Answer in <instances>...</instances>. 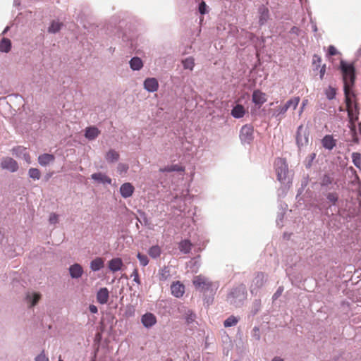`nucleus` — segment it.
Wrapping results in <instances>:
<instances>
[{"label":"nucleus","instance_id":"obj_1","mask_svg":"<svg viewBox=\"0 0 361 361\" xmlns=\"http://www.w3.org/2000/svg\"><path fill=\"white\" fill-rule=\"evenodd\" d=\"M274 166L278 180L284 185V187L279 190L278 195L283 197L286 193V185L290 183L288 164L284 159L277 158L274 161Z\"/></svg>","mask_w":361,"mask_h":361},{"label":"nucleus","instance_id":"obj_2","mask_svg":"<svg viewBox=\"0 0 361 361\" xmlns=\"http://www.w3.org/2000/svg\"><path fill=\"white\" fill-rule=\"evenodd\" d=\"M193 285L197 290L203 292L204 294L214 295L218 289L219 284L217 281H212L209 279L198 275L194 277Z\"/></svg>","mask_w":361,"mask_h":361},{"label":"nucleus","instance_id":"obj_3","mask_svg":"<svg viewBox=\"0 0 361 361\" xmlns=\"http://www.w3.org/2000/svg\"><path fill=\"white\" fill-rule=\"evenodd\" d=\"M340 68L343 75V88H352L355 80V69L352 63H348L343 60L340 62Z\"/></svg>","mask_w":361,"mask_h":361},{"label":"nucleus","instance_id":"obj_4","mask_svg":"<svg viewBox=\"0 0 361 361\" xmlns=\"http://www.w3.org/2000/svg\"><path fill=\"white\" fill-rule=\"evenodd\" d=\"M247 292L246 288L243 285H240L233 288L228 295V302L235 307H240L243 305L246 299Z\"/></svg>","mask_w":361,"mask_h":361},{"label":"nucleus","instance_id":"obj_5","mask_svg":"<svg viewBox=\"0 0 361 361\" xmlns=\"http://www.w3.org/2000/svg\"><path fill=\"white\" fill-rule=\"evenodd\" d=\"M338 180L335 178V173L333 171L325 172L319 177V185L326 191L338 188Z\"/></svg>","mask_w":361,"mask_h":361},{"label":"nucleus","instance_id":"obj_6","mask_svg":"<svg viewBox=\"0 0 361 361\" xmlns=\"http://www.w3.org/2000/svg\"><path fill=\"white\" fill-rule=\"evenodd\" d=\"M239 137L243 145L250 144L254 139L253 127L247 124L244 125L240 130Z\"/></svg>","mask_w":361,"mask_h":361},{"label":"nucleus","instance_id":"obj_7","mask_svg":"<svg viewBox=\"0 0 361 361\" xmlns=\"http://www.w3.org/2000/svg\"><path fill=\"white\" fill-rule=\"evenodd\" d=\"M267 275H265L262 272L257 274L250 286V292L252 294H257L259 290L264 286V283L267 281Z\"/></svg>","mask_w":361,"mask_h":361},{"label":"nucleus","instance_id":"obj_8","mask_svg":"<svg viewBox=\"0 0 361 361\" xmlns=\"http://www.w3.org/2000/svg\"><path fill=\"white\" fill-rule=\"evenodd\" d=\"M296 142L299 148L308 144V135L302 125L298 126L296 133Z\"/></svg>","mask_w":361,"mask_h":361},{"label":"nucleus","instance_id":"obj_9","mask_svg":"<svg viewBox=\"0 0 361 361\" xmlns=\"http://www.w3.org/2000/svg\"><path fill=\"white\" fill-rule=\"evenodd\" d=\"M1 167L10 172H16L18 169V164L13 158L5 157L1 160Z\"/></svg>","mask_w":361,"mask_h":361},{"label":"nucleus","instance_id":"obj_10","mask_svg":"<svg viewBox=\"0 0 361 361\" xmlns=\"http://www.w3.org/2000/svg\"><path fill=\"white\" fill-rule=\"evenodd\" d=\"M141 323L146 329H150L157 324V317L151 312H147L141 317Z\"/></svg>","mask_w":361,"mask_h":361},{"label":"nucleus","instance_id":"obj_11","mask_svg":"<svg viewBox=\"0 0 361 361\" xmlns=\"http://www.w3.org/2000/svg\"><path fill=\"white\" fill-rule=\"evenodd\" d=\"M41 298V295L35 292H27L25 294V302L29 308L35 306Z\"/></svg>","mask_w":361,"mask_h":361},{"label":"nucleus","instance_id":"obj_12","mask_svg":"<svg viewBox=\"0 0 361 361\" xmlns=\"http://www.w3.org/2000/svg\"><path fill=\"white\" fill-rule=\"evenodd\" d=\"M259 15V24L260 26L265 25L269 19V8L264 6L261 5L258 8Z\"/></svg>","mask_w":361,"mask_h":361},{"label":"nucleus","instance_id":"obj_13","mask_svg":"<svg viewBox=\"0 0 361 361\" xmlns=\"http://www.w3.org/2000/svg\"><path fill=\"white\" fill-rule=\"evenodd\" d=\"M143 86L147 92H154L159 88V82L155 78H147L145 80Z\"/></svg>","mask_w":361,"mask_h":361},{"label":"nucleus","instance_id":"obj_14","mask_svg":"<svg viewBox=\"0 0 361 361\" xmlns=\"http://www.w3.org/2000/svg\"><path fill=\"white\" fill-rule=\"evenodd\" d=\"M70 276L72 279H78L83 274V269L80 264L75 263L68 268Z\"/></svg>","mask_w":361,"mask_h":361},{"label":"nucleus","instance_id":"obj_15","mask_svg":"<svg viewBox=\"0 0 361 361\" xmlns=\"http://www.w3.org/2000/svg\"><path fill=\"white\" fill-rule=\"evenodd\" d=\"M135 188L130 183H125L120 187V193L122 197L126 199L131 197L134 192Z\"/></svg>","mask_w":361,"mask_h":361},{"label":"nucleus","instance_id":"obj_16","mask_svg":"<svg viewBox=\"0 0 361 361\" xmlns=\"http://www.w3.org/2000/svg\"><path fill=\"white\" fill-rule=\"evenodd\" d=\"M171 293L176 298H180L185 293V286L179 281L173 282L171 286Z\"/></svg>","mask_w":361,"mask_h":361},{"label":"nucleus","instance_id":"obj_17","mask_svg":"<svg viewBox=\"0 0 361 361\" xmlns=\"http://www.w3.org/2000/svg\"><path fill=\"white\" fill-rule=\"evenodd\" d=\"M252 100L255 104L261 106L267 102V95L260 90H255L252 93Z\"/></svg>","mask_w":361,"mask_h":361},{"label":"nucleus","instance_id":"obj_18","mask_svg":"<svg viewBox=\"0 0 361 361\" xmlns=\"http://www.w3.org/2000/svg\"><path fill=\"white\" fill-rule=\"evenodd\" d=\"M91 178L93 180H94L95 182H97L98 183H102V184L111 185V181H112L111 178H109L108 176H106V174L101 173V172L94 173L92 174Z\"/></svg>","mask_w":361,"mask_h":361},{"label":"nucleus","instance_id":"obj_19","mask_svg":"<svg viewBox=\"0 0 361 361\" xmlns=\"http://www.w3.org/2000/svg\"><path fill=\"white\" fill-rule=\"evenodd\" d=\"M109 298V292L106 288H101L97 293V300L102 305L107 303Z\"/></svg>","mask_w":361,"mask_h":361},{"label":"nucleus","instance_id":"obj_20","mask_svg":"<svg viewBox=\"0 0 361 361\" xmlns=\"http://www.w3.org/2000/svg\"><path fill=\"white\" fill-rule=\"evenodd\" d=\"M123 265V264L122 259L118 257L113 258L108 263V267L112 272L120 271Z\"/></svg>","mask_w":361,"mask_h":361},{"label":"nucleus","instance_id":"obj_21","mask_svg":"<svg viewBox=\"0 0 361 361\" xmlns=\"http://www.w3.org/2000/svg\"><path fill=\"white\" fill-rule=\"evenodd\" d=\"M129 66L133 71H138L143 68L144 63L140 57L134 56L130 60Z\"/></svg>","mask_w":361,"mask_h":361},{"label":"nucleus","instance_id":"obj_22","mask_svg":"<svg viewBox=\"0 0 361 361\" xmlns=\"http://www.w3.org/2000/svg\"><path fill=\"white\" fill-rule=\"evenodd\" d=\"M245 114V109L241 104H236L233 107L231 115L235 118H241Z\"/></svg>","mask_w":361,"mask_h":361},{"label":"nucleus","instance_id":"obj_23","mask_svg":"<svg viewBox=\"0 0 361 361\" xmlns=\"http://www.w3.org/2000/svg\"><path fill=\"white\" fill-rule=\"evenodd\" d=\"M99 133L100 131L95 126L87 127L85 129V137L90 140H92L98 137Z\"/></svg>","mask_w":361,"mask_h":361},{"label":"nucleus","instance_id":"obj_24","mask_svg":"<svg viewBox=\"0 0 361 361\" xmlns=\"http://www.w3.org/2000/svg\"><path fill=\"white\" fill-rule=\"evenodd\" d=\"M286 111V106H284L283 105L279 106L272 110L271 116L276 118L277 121H281L284 117Z\"/></svg>","mask_w":361,"mask_h":361},{"label":"nucleus","instance_id":"obj_25","mask_svg":"<svg viewBox=\"0 0 361 361\" xmlns=\"http://www.w3.org/2000/svg\"><path fill=\"white\" fill-rule=\"evenodd\" d=\"M55 157L53 154L45 153L39 156L38 162L41 166H46L52 163Z\"/></svg>","mask_w":361,"mask_h":361},{"label":"nucleus","instance_id":"obj_26","mask_svg":"<svg viewBox=\"0 0 361 361\" xmlns=\"http://www.w3.org/2000/svg\"><path fill=\"white\" fill-rule=\"evenodd\" d=\"M104 267V260L101 257H96L90 262V267L92 271H99Z\"/></svg>","mask_w":361,"mask_h":361},{"label":"nucleus","instance_id":"obj_27","mask_svg":"<svg viewBox=\"0 0 361 361\" xmlns=\"http://www.w3.org/2000/svg\"><path fill=\"white\" fill-rule=\"evenodd\" d=\"M322 146L329 150H331L336 146V140L331 135H326L322 140Z\"/></svg>","mask_w":361,"mask_h":361},{"label":"nucleus","instance_id":"obj_28","mask_svg":"<svg viewBox=\"0 0 361 361\" xmlns=\"http://www.w3.org/2000/svg\"><path fill=\"white\" fill-rule=\"evenodd\" d=\"M184 318L188 324V325H190L191 327H195L196 322V314L190 310H188L184 314Z\"/></svg>","mask_w":361,"mask_h":361},{"label":"nucleus","instance_id":"obj_29","mask_svg":"<svg viewBox=\"0 0 361 361\" xmlns=\"http://www.w3.org/2000/svg\"><path fill=\"white\" fill-rule=\"evenodd\" d=\"M119 157V153L114 149H109L105 154V159L109 164L116 162Z\"/></svg>","mask_w":361,"mask_h":361},{"label":"nucleus","instance_id":"obj_30","mask_svg":"<svg viewBox=\"0 0 361 361\" xmlns=\"http://www.w3.org/2000/svg\"><path fill=\"white\" fill-rule=\"evenodd\" d=\"M348 113V120H358L360 109L358 105H353V107H350L346 109Z\"/></svg>","mask_w":361,"mask_h":361},{"label":"nucleus","instance_id":"obj_31","mask_svg":"<svg viewBox=\"0 0 361 361\" xmlns=\"http://www.w3.org/2000/svg\"><path fill=\"white\" fill-rule=\"evenodd\" d=\"M351 88H343L344 94H345V102L346 105V109H349L350 107H353V105H357V104L356 102H353L350 98V95L355 96V94L352 92H350Z\"/></svg>","mask_w":361,"mask_h":361},{"label":"nucleus","instance_id":"obj_32","mask_svg":"<svg viewBox=\"0 0 361 361\" xmlns=\"http://www.w3.org/2000/svg\"><path fill=\"white\" fill-rule=\"evenodd\" d=\"M159 171L161 173L173 172V171L183 172L184 167H183L181 165H179V164H172L170 166H167L161 168L159 169Z\"/></svg>","mask_w":361,"mask_h":361},{"label":"nucleus","instance_id":"obj_33","mask_svg":"<svg viewBox=\"0 0 361 361\" xmlns=\"http://www.w3.org/2000/svg\"><path fill=\"white\" fill-rule=\"evenodd\" d=\"M180 251L184 254H188L192 249V243L188 240H181L178 244Z\"/></svg>","mask_w":361,"mask_h":361},{"label":"nucleus","instance_id":"obj_34","mask_svg":"<svg viewBox=\"0 0 361 361\" xmlns=\"http://www.w3.org/2000/svg\"><path fill=\"white\" fill-rule=\"evenodd\" d=\"M11 49V42L8 38H3L0 42V51L8 53Z\"/></svg>","mask_w":361,"mask_h":361},{"label":"nucleus","instance_id":"obj_35","mask_svg":"<svg viewBox=\"0 0 361 361\" xmlns=\"http://www.w3.org/2000/svg\"><path fill=\"white\" fill-rule=\"evenodd\" d=\"M300 97H294L289 100H288L284 104V106H286V110L290 107L293 108V109H295L300 102Z\"/></svg>","mask_w":361,"mask_h":361},{"label":"nucleus","instance_id":"obj_36","mask_svg":"<svg viewBox=\"0 0 361 361\" xmlns=\"http://www.w3.org/2000/svg\"><path fill=\"white\" fill-rule=\"evenodd\" d=\"M62 26L63 24L61 23L57 20H53L48 28V32L50 33L55 34L61 30Z\"/></svg>","mask_w":361,"mask_h":361},{"label":"nucleus","instance_id":"obj_37","mask_svg":"<svg viewBox=\"0 0 361 361\" xmlns=\"http://www.w3.org/2000/svg\"><path fill=\"white\" fill-rule=\"evenodd\" d=\"M182 64L184 69L192 71L195 66V60L192 57L189 56L182 61Z\"/></svg>","mask_w":361,"mask_h":361},{"label":"nucleus","instance_id":"obj_38","mask_svg":"<svg viewBox=\"0 0 361 361\" xmlns=\"http://www.w3.org/2000/svg\"><path fill=\"white\" fill-rule=\"evenodd\" d=\"M325 197L332 205H336L338 201V194L336 192H329L325 195Z\"/></svg>","mask_w":361,"mask_h":361},{"label":"nucleus","instance_id":"obj_39","mask_svg":"<svg viewBox=\"0 0 361 361\" xmlns=\"http://www.w3.org/2000/svg\"><path fill=\"white\" fill-rule=\"evenodd\" d=\"M149 255L155 259L161 255V248L158 245L152 246L148 250Z\"/></svg>","mask_w":361,"mask_h":361},{"label":"nucleus","instance_id":"obj_40","mask_svg":"<svg viewBox=\"0 0 361 361\" xmlns=\"http://www.w3.org/2000/svg\"><path fill=\"white\" fill-rule=\"evenodd\" d=\"M171 276L170 269L168 267L162 268L159 273V278L161 281H166Z\"/></svg>","mask_w":361,"mask_h":361},{"label":"nucleus","instance_id":"obj_41","mask_svg":"<svg viewBox=\"0 0 361 361\" xmlns=\"http://www.w3.org/2000/svg\"><path fill=\"white\" fill-rule=\"evenodd\" d=\"M352 161L353 164L358 169H361V154L359 152H353L352 154Z\"/></svg>","mask_w":361,"mask_h":361},{"label":"nucleus","instance_id":"obj_42","mask_svg":"<svg viewBox=\"0 0 361 361\" xmlns=\"http://www.w3.org/2000/svg\"><path fill=\"white\" fill-rule=\"evenodd\" d=\"M238 322V319L235 316H230L224 322L225 327H231L235 326Z\"/></svg>","mask_w":361,"mask_h":361},{"label":"nucleus","instance_id":"obj_43","mask_svg":"<svg viewBox=\"0 0 361 361\" xmlns=\"http://www.w3.org/2000/svg\"><path fill=\"white\" fill-rule=\"evenodd\" d=\"M324 93H325V95H326V98L329 100H332L336 97V90L334 87H331V86H329L325 90Z\"/></svg>","mask_w":361,"mask_h":361},{"label":"nucleus","instance_id":"obj_44","mask_svg":"<svg viewBox=\"0 0 361 361\" xmlns=\"http://www.w3.org/2000/svg\"><path fill=\"white\" fill-rule=\"evenodd\" d=\"M28 175L30 178L39 180L40 178V172L36 168H30L28 171Z\"/></svg>","mask_w":361,"mask_h":361},{"label":"nucleus","instance_id":"obj_45","mask_svg":"<svg viewBox=\"0 0 361 361\" xmlns=\"http://www.w3.org/2000/svg\"><path fill=\"white\" fill-rule=\"evenodd\" d=\"M137 257L141 266L146 267L148 264L149 259L147 255L138 252L137 255Z\"/></svg>","mask_w":361,"mask_h":361},{"label":"nucleus","instance_id":"obj_46","mask_svg":"<svg viewBox=\"0 0 361 361\" xmlns=\"http://www.w3.org/2000/svg\"><path fill=\"white\" fill-rule=\"evenodd\" d=\"M129 169V166L127 164L119 163L117 166V172L120 175L126 174Z\"/></svg>","mask_w":361,"mask_h":361},{"label":"nucleus","instance_id":"obj_47","mask_svg":"<svg viewBox=\"0 0 361 361\" xmlns=\"http://www.w3.org/2000/svg\"><path fill=\"white\" fill-rule=\"evenodd\" d=\"M135 310L134 307L128 306L126 310V312H125V315L127 317H132L135 315Z\"/></svg>","mask_w":361,"mask_h":361},{"label":"nucleus","instance_id":"obj_48","mask_svg":"<svg viewBox=\"0 0 361 361\" xmlns=\"http://www.w3.org/2000/svg\"><path fill=\"white\" fill-rule=\"evenodd\" d=\"M207 6L204 1H202L201 3H200L199 8H198V11H199L200 13L202 15L207 13Z\"/></svg>","mask_w":361,"mask_h":361},{"label":"nucleus","instance_id":"obj_49","mask_svg":"<svg viewBox=\"0 0 361 361\" xmlns=\"http://www.w3.org/2000/svg\"><path fill=\"white\" fill-rule=\"evenodd\" d=\"M59 221V215L55 213H51L49 218V222L51 224H56Z\"/></svg>","mask_w":361,"mask_h":361},{"label":"nucleus","instance_id":"obj_50","mask_svg":"<svg viewBox=\"0 0 361 361\" xmlns=\"http://www.w3.org/2000/svg\"><path fill=\"white\" fill-rule=\"evenodd\" d=\"M131 277L133 278V281L137 283V284H140V278H139V274H138V271L137 269H135L130 276Z\"/></svg>","mask_w":361,"mask_h":361},{"label":"nucleus","instance_id":"obj_51","mask_svg":"<svg viewBox=\"0 0 361 361\" xmlns=\"http://www.w3.org/2000/svg\"><path fill=\"white\" fill-rule=\"evenodd\" d=\"M35 361H49V358L46 356L44 351L43 350L40 354L36 356Z\"/></svg>","mask_w":361,"mask_h":361},{"label":"nucleus","instance_id":"obj_52","mask_svg":"<svg viewBox=\"0 0 361 361\" xmlns=\"http://www.w3.org/2000/svg\"><path fill=\"white\" fill-rule=\"evenodd\" d=\"M358 120H348V127L353 133H355L356 131L355 123Z\"/></svg>","mask_w":361,"mask_h":361},{"label":"nucleus","instance_id":"obj_53","mask_svg":"<svg viewBox=\"0 0 361 361\" xmlns=\"http://www.w3.org/2000/svg\"><path fill=\"white\" fill-rule=\"evenodd\" d=\"M252 337L256 340L259 341L260 339V334L259 329L258 327H255L252 330Z\"/></svg>","mask_w":361,"mask_h":361},{"label":"nucleus","instance_id":"obj_54","mask_svg":"<svg viewBox=\"0 0 361 361\" xmlns=\"http://www.w3.org/2000/svg\"><path fill=\"white\" fill-rule=\"evenodd\" d=\"M328 53L330 56H335L336 55L338 52L337 51V49H336L335 47H334L333 45H330L329 47V49H328Z\"/></svg>","mask_w":361,"mask_h":361},{"label":"nucleus","instance_id":"obj_55","mask_svg":"<svg viewBox=\"0 0 361 361\" xmlns=\"http://www.w3.org/2000/svg\"><path fill=\"white\" fill-rule=\"evenodd\" d=\"M283 288L280 286L273 295V300H276L283 293Z\"/></svg>","mask_w":361,"mask_h":361},{"label":"nucleus","instance_id":"obj_56","mask_svg":"<svg viewBox=\"0 0 361 361\" xmlns=\"http://www.w3.org/2000/svg\"><path fill=\"white\" fill-rule=\"evenodd\" d=\"M283 213H280L278 216H277V219H276V224L278 226H282V225L281 224V223H282V221H283Z\"/></svg>","mask_w":361,"mask_h":361},{"label":"nucleus","instance_id":"obj_57","mask_svg":"<svg viewBox=\"0 0 361 361\" xmlns=\"http://www.w3.org/2000/svg\"><path fill=\"white\" fill-rule=\"evenodd\" d=\"M89 310L92 314H96L98 312L97 307L94 305H90L89 306Z\"/></svg>","mask_w":361,"mask_h":361},{"label":"nucleus","instance_id":"obj_58","mask_svg":"<svg viewBox=\"0 0 361 361\" xmlns=\"http://www.w3.org/2000/svg\"><path fill=\"white\" fill-rule=\"evenodd\" d=\"M307 103H308V100H307V99H304V100L302 101V106H301L300 109V111H299V114H300V115L302 113V111H303V110H304V108H305V106L307 104Z\"/></svg>","mask_w":361,"mask_h":361},{"label":"nucleus","instance_id":"obj_59","mask_svg":"<svg viewBox=\"0 0 361 361\" xmlns=\"http://www.w3.org/2000/svg\"><path fill=\"white\" fill-rule=\"evenodd\" d=\"M325 66H323L320 69V78L322 79L325 73Z\"/></svg>","mask_w":361,"mask_h":361},{"label":"nucleus","instance_id":"obj_60","mask_svg":"<svg viewBox=\"0 0 361 361\" xmlns=\"http://www.w3.org/2000/svg\"><path fill=\"white\" fill-rule=\"evenodd\" d=\"M271 361H283V360L280 357H274Z\"/></svg>","mask_w":361,"mask_h":361},{"label":"nucleus","instance_id":"obj_61","mask_svg":"<svg viewBox=\"0 0 361 361\" xmlns=\"http://www.w3.org/2000/svg\"><path fill=\"white\" fill-rule=\"evenodd\" d=\"M142 216H143V219H144V222H145V224L146 225L147 224V218L145 217V215L144 213L142 214Z\"/></svg>","mask_w":361,"mask_h":361},{"label":"nucleus","instance_id":"obj_62","mask_svg":"<svg viewBox=\"0 0 361 361\" xmlns=\"http://www.w3.org/2000/svg\"><path fill=\"white\" fill-rule=\"evenodd\" d=\"M8 30H9V27L8 26L6 27V28L3 31L2 34L4 35Z\"/></svg>","mask_w":361,"mask_h":361},{"label":"nucleus","instance_id":"obj_63","mask_svg":"<svg viewBox=\"0 0 361 361\" xmlns=\"http://www.w3.org/2000/svg\"><path fill=\"white\" fill-rule=\"evenodd\" d=\"M280 206H281V207L282 208V209H283V212H284V211L286 209V208H287V205H286V204H284V207H283L282 204H281Z\"/></svg>","mask_w":361,"mask_h":361},{"label":"nucleus","instance_id":"obj_64","mask_svg":"<svg viewBox=\"0 0 361 361\" xmlns=\"http://www.w3.org/2000/svg\"><path fill=\"white\" fill-rule=\"evenodd\" d=\"M312 29H313L314 32H317V26L315 25H312Z\"/></svg>","mask_w":361,"mask_h":361}]
</instances>
